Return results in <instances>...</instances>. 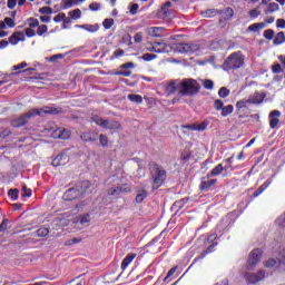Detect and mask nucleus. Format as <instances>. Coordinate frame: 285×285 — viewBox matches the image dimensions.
<instances>
[{
  "mask_svg": "<svg viewBox=\"0 0 285 285\" xmlns=\"http://www.w3.org/2000/svg\"><path fill=\"white\" fill-rule=\"evenodd\" d=\"M59 112H61V108H57V107H48L45 106L42 108H33L31 110H29L27 114L20 116L19 118H16L11 121V126L13 128H21L22 126H26V124H28V121H30V119H32V117H42L43 115H59Z\"/></svg>",
  "mask_w": 285,
  "mask_h": 285,
  "instance_id": "f257e3e1",
  "label": "nucleus"
},
{
  "mask_svg": "<svg viewBox=\"0 0 285 285\" xmlns=\"http://www.w3.org/2000/svg\"><path fill=\"white\" fill-rule=\"evenodd\" d=\"M179 81L181 97H195V95H199L202 85H199L197 80L193 78H184L181 80L179 79Z\"/></svg>",
  "mask_w": 285,
  "mask_h": 285,
  "instance_id": "f03ea898",
  "label": "nucleus"
},
{
  "mask_svg": "<svg viewBox=\"0 0 285 285\" xmlns=\"http://www.w3.org/2000/svg\"><path fill=\"white\" fill-rule=\"evenodd\" d=\"M149 170L153 179V190H157L160 186H164V181H166L167 173L161 165H157V163L149 164Z\"/></svg>",
  "mask_w": 285,
  "mask_h": 285,
  "instance_id": "7ed1b4c3",
  "label": "nucleus"
},
{
  "mask_svg": "<svg viewBox=\"0 0 285 285\" xmlns=\"http://www.w3.org/2000/svg\"><path fill=\"white\" fill-rule=\"evenodd\" d=\"M245 59L246 57L242 51H235L224 61L223 68L225 70H239V68L244 67Z\"/></svg>",
  "mask_w": 285,
  "mask_h": 285,
  "instance_id": "20e7f679",
  "label": "nucleus"
},
{
  "mask_svg": "<svg viewBox=\"0 0 285 285\" xmlns=\"http://www.w3.org/2000/svg\"><path fill=\"white\" fill-rule=\"evenodd\" d=\"M91 121L96 124V126H99L100 128H104L105 130H121V122L112 119H104L97 115L91 117Z\"/></svg>",
  "mask_w": 285,
  "mask_h": 285,
  "instance_id": "39448f33",
  "label": "nucleus"
},
{
  "mask_svg": "<svg viewBox=\"0 0 285 285\" xmlns=\"http://www.w3.org/2000/svg\"><path fill=\"white\" fill-rule=\"evenodd\" d=\"M262 262V249L256 248L250 252L247 264L246 271H255V267Z\"/></svg>",
  "mask_w": 285,
  "mask_h": 285,
  "instance_id": "423d86ee",
  "label": "nucleus"
},
{
  "mask_svg": "<svg viewBox=\"0 0 285 285\" xmlns=\"http://www.w3.org/2000/svg\"><path fill=\"white\" fill-rule=\"evenodd\" d=\"M166 97H170L178 92L180 95V81L179 79L169 80L163 83Z\"/></svg>",
  "mask_w": 285,
  "mask_h": 285,
  "instance_id": "0eeeda50",
  "label": "nucleus"
},
{
  "mask_svg": "<svg viewBox=\"0 0 285 285\" xmlns=\"http://www.w3.org/2000/svg\"><path fill=\"white\" fill-rule=\"evenodd\" d=\"M214 108L217 111L220 110L222 117H228V115H233V111L235 110L233 105L224 106V101H222V99L214 100Z\"/></svg>",
  "mask_w": 285,
  "mask_h": 285,
  "instance_id": "6e6552de",
  "label": "nucleus"
},
{
  "mask_svg": "<svg viewBox=\"0 0 285 285\" xmlns=\"http://www.w3.org/2000/svg\"><path fill=\"white\" fill-rule=\"evenodd\" d=\"M265 277H266V272L264 271L245 274V279L247 284H257V282H262Z\"/></svg>",
  "mask_w": 285,
  "mask_h": 285,
  "instance_id": "1a4fd4ad",
  "label": "nucleus"
},
{
  "mask_svg": "<svg viewBox=\"0 0 285 285\" xmlns=\"http://www.w3.org/2000/svg\"><path fill=\"white\" fill-rule=\"evenodd\" d=\"M70 130L63 127L57 128L51 132V137L53 139H70Z\"/></svg>",
  "mask_w": 285,
  "mask_h": 285,
  "instance_id": "9d476101",
  "label": "nucleus"
},
{
  "mask_svg": "<svg viewBox=\"0 0 285 285\" xmlns=\"http://www.w3.org/2000/svg\"><path fill=\"white\" fill-rule=\"evenodd\" d=\"M178 52H197L199 50V45L195 43H180L177 45Z\"/></svg>",
  "mask_w": 285,
  "mask_h": 285,
  "instance_id": "9b49d317",
  "label": "nucleus"
},
{
  "mask_svg": "<svg viewBox=\"0 0 285 285\" xmlns=\"http://www.w3.org/2000/svg\"><path fill=\"white\" fill-rule=\"evenodd\" d=\"M266 99V94L265 92H254L248 97V101L250 105H259Z\"/></svg>",
  "mask_w": 285,
  "mask_h": 285,
  "instance_id": "f8f14e48",
  "label": "nucleus"
},
{
  "mask_svg": "<svg viewBox=\"0 0 285 285\" xmlns=\"http://www.w3.org/2000/svg\"><path fill=\"white\" fill-rule=\"evenodd\" d=\"M70 161V158H68V155L66 154H59L51 163L52 166L56 168L59 166H66Z\"/></svg>",
  "mask_w": 285,
  "mask_h": 285,
  "instance_id": "ddd939ff",
  "label": "nucleus"
},
{
  "mask_svg": "<svg viewBox=\"0 0 285 285\" xmlns=\"http://www.w3.org/2000/svg\"><path fill=\"white\" fill-rule=\"evenodd\" d=\"M19 41H26V35L21 31H16L10 36L9 43H11V46H17Z\"/></svg>",
  "mask_w": 285,
  "mask_h": 285,
  "instance_id": "4468645a",
  "label": "nucleus"
},
{
  "mask_svg": "<svg viewBox=\"0 0 285 285\" xmlns=\"http://www.w3.org/2000/svg\"><path fill=\"white\" fill-rule=\"evenodd\" d=\"M281 112L277 111V110H273L271 114H269V126L271 128H277V125L279 124V118L281 117Z\"/></svg>",
  "mask_w": 285,
  "mask_h": 285,
  "instance_id": "2eb2a0df",
  "label": "nucleus"
},
{
  "mask_svg": "<svg viewBox=\"0 0 285 285\" xmlns=\"http://www.w3.org/2000/svg\"><path fill=\"white\" fill-rule=\"evenodd\" d=\"M164 27H150L147 29L149 37H164Z\"/></svg>",
  "mask_w": 285,
  "mask_h": 285,
  "instance_id": "dca6fc26",
  "label": "nucleus"
},
{
  "mask_svg": "<svg viewBox=\"0 0 285 285\" xmlns=\"http://www.w3.org/2000/svg\"><path fill=\"white\" fill-rule=\"evenodd\" d=\"M224 170H228V167L224 168V165L218 164L216 167L212 169V171L207 175L208 178L210 177H217V175H222Z\"/></svg>",
  "mask_w": 285,
  "mask_h": 285,
  "instance_id": "f3484780",
  "label": "nucleus"
},
{
  "mask_svg": "<svg viewBox=\"0 0 285 285\" xmlns=\"http://www.w3.org/2000/svg\"><path fill=\"white\" fill-rule=\"evenodd\" d=\"M217 184V179L204 178L200 183V190H208L212 186Z\"/></svg>",
  "mask_w": 285,
  "mask_h": 285,
  "instance_id": "a211bd4d",
  "label": "nucleus"
},
{
  "mask_svg": "<svg viewBox=\"0 0 285 285\" xmlns=\"http://www.w3.org/2000/svg\"><path fill=\"white\" fill-rule=\"evenodd\" d=\"M135 257H137V254H134V253L127 254V256L124 258L121 263V269L126 271V267L132 264V261L135 259Z\"/></svg>",
  "mask_w": 285,
  "mask_h": 285,
  "instance_id": "6ab92c4d",
  "label": "nucleus"
},
{
  "mask_svg": "<svg viewBox=\"0 0 285 285\" xmlns=\"http://www.w3.org/2000/svg\"><path fill=\"white\" fill-rule=\"evenodd\" d=\"M75 27L87 32H97L99 30V24H76Z\"/></svg>",
  "mask_w": 285,
  "mask_h": 285,
  "instance_id": "aec40b11",
  "label": "nucleus"
},
{
  "mask_svg": "<svg viewBox=\"0 0 285 285\" xmlns=\"http://www.w3.org/2000/svg\"><path fill=\"white\" fill-rule=\"evenodd\" d=\"M97 137H98L97 131L85 132L80 136L82 141H97Z\"/></svg>",
  "mask_w": 285,
  "mask_h": 285,
  "instance_id": "412c9836",
  "label": "nucleus"
},
{
  "mask_svg": "<svg viewBox=\"0 0 285 285\" xmlns=\"http://www.w3.org/2000/svg\"><path fill=\"white\" fill-rule=\"evenodd\" d=\"M75 224H81V226H83V224H90V214L80 215V216L75 220Z\"/></svg>",
  "mask_w": 285,
  "mask_h": 285,
  "instance_id": "4be33fe9",
  "label": "nucleus"
},
{
  "mask_svg": "<svg viewBox=\"0 0 285 285\" xmlns=\"http://www.w3.org/2000/svg\"><path fill=\"white\" fill-rule=\"evenodd\" d=\"M147 197H148V191H146V189L137 190V195H136L137 204H141V202H144V199H146Z\"/></svg>",
  "mask_w": 285,
  "mask_h": 285,
  "instance_id": "5701e85b",
  "label": "nucleus"
},
{
  "mask_svg": "<svg viewBox=\"0 0 285 285\" xmlns=\"http://www.w3.org/2000/svg\"><path fill=\"white\" fill-rule=\"evenodd\" d=\"M263 28H266V24L264 22H257L253 23L248 27L249 32H257L258 30H263Z\"/></svg>",
  "mask_w": 285,
  "mask_h": 285,
  "instance_id": "b1692460",
  "label": "nucleus"
},
{
  "mask_svg": "<svg viewBox=\"0 0 285 285\" xmlns=\"http://www.w3.org/2000/svg\"><path fill=\"white\" fill-rule=\"evenodd\" d=\"M271 184V180L265 181L256 191H254V197H259V195H262V193H264V190H266Z\"/></svg>",
  "mask_w": 285,
  "mask_h": 285,
  "instance_id": "393cba45",
  "label": "nucleus"
},
{
  "mask_svg": "<svg viewBox=\"0 0 285 285\" xmlns=\"http://www.w3.org/2000/svg\"><path fill=\"white\" fill-rule=\"evenodd\" d=\"M277 10H279V4H277L275 2H271L265 10V14H271L273 12H277Z\"/></svg>",
  "mask_w": 285,
  "mask_h": 285,
  "instance_id": "a878e982",
  "label": "nucleus"
},
{
  "mask_svg": "<svg viewBox=\"0 0 285 285\" xmlns=\"http://www.w3.org/2000/svg\"><path fill=\"white\" fill-rule=\"evenodd\" d=\"M68 14L73 21H77L78 19H81V9L71 10Z\"/></svg>",
  "mask_w": 285,
  "mask_h": 285,
  "instance_id": "bb28decb",
  "label": "nucleus"
},
{
  "mask_svg": "<svg viewBox=\"0 0 285 285\" xmlns=\"http://www.w3.org/2000/svg\"><path fill=\"white\" fill-rule=\"evenodd\" d=\"M203 17L210 19L212 17H217L219 14V11L215 9H207L202 12Z\"/></svg>",
  "mask_w": 285,
  "mask_h": 285,
  "instance_id": "cd10ccee",
  "label": "nucleus"
},
{
  "mask_svg": "<svg viewBox=\"0 0 285 285\" xmlns=\"http://www.w3.org/2000/svg\"><path fill=\"white\" fill-rule=\"evenodd\" d=\"M37 237H48L50 235V229L47 227H40L36 232Z\"/></svg>",
  "mask_w": 285,
  "mask_h": 285,
  "instance_id": "c85d7f7f",
  "label": "nucleus"
},
{
  "mask_svg": "<svg viewBox=\"0 0 285 285\" xmlns=\"http://www.w3.org/2000/svg\"><path fill=\"white\" fill-rule=\"evenodd\" d=\"M284 41H285V35H284V31H281L276 35L274 39V45L281 46V43H284Z\"/></svg>",
  "mask_w": 285,
  "mask_h": 285,
  "instance_id": "c756f323",
  "label": "nucleus"
},
{
  "mask_svg": "<svg viewBox=\"0 0 285 285\" xmlns=\"http://www.w3.org/2000/svg\"><path fill=\"white\" fill-rule=\"evenodd\" d=\"M248 105H250V101L247 99H240L236 102L237 110H242L243 108H248Z\"/></svg>",
  "mask_w": 285,
  "mask_h": 285,
  "instance_id": "7c9ffc66",
  "label": "nucleus"
},
{
  "mask_svg": "<svg viewBox=\"0 0 285 285\" xmlns=\"http://www.w3.org/2000/svg\"><path fill=\"white\" fill-rule=\"evenodd\" d=\"M128 99L134 104H141L144 101V98L140 95H135V94L128 95Z\"/></svg>",
  "mask_w": 285,
  "mask_h": 285,
  "instance_id": "2f4dec72",
  "label": "nucleus"
},
{
  "mask_svg": "<svg viewBox=\"0 0 285 285\" xmlns=\"http://www.w3.org/2000/svg\"><path fill=\"white\" fill-rule=\"evenodd\" d=\"M102 26L106 30H110L115 26V20L112 18H107L104 20Z\"/></svg>",
  "mask_w": 285,
  "mask_h": 285,
  "instance_id": "473e14b6",
  "label": "nucleus"
},
{
  "mask_svg": "<svg viewBox=\"0 0 285 285\" xmlns=\"http://www.w3.org/2000/svg\"><path fill=\"white\" fill-rule=\"evenodd\" d=\"M230 95V90H228V88L226 87H222L219 90H218V96L222 98V99H226V97H228Z\"/></svg>",
  "mask_w": 285,
  "mask_h": 285,
  "instance_id": "72a5a7b5",
  "label": "nucleus"
},
{
  "mask_svg": "<svg viewBox=\"0 0 285 285\" xmlns=\"http://www.w3.org/2000/svg\"><path fill=\"white\" fill-rule=\"evenodd\" d=\"M206 128H208V121H203L199 124L196 122V131L197 132H203V130H206Z\"/></svg>",
  "mask_w": 285,
  "mask_h": 285,
  "instance_id": "f704fd0d",
  "label": "nucleus"
},
{
  "mask_svg": "<svg viewBox=\"0 0 285 285\" xmlns=\"http://www.w3.org/2000/svg\"><path fill=\"white\" fill-rule=\"evenodd\" d=\"M46 32H48V26L42 24V26L38 27L37 35L39 37H43V35H46Z\"/></svg>",
  "mask_w": 285,
  "mask_h": 285,
  "instance_id": "c9c22d12",
  "label": "nucleus"
},
{
  "mask_svg": "<svg viewBox=\"0 0 285 285\" xmlns=\"http://www.w3.org/2000/svg\"><path fill=\"white\" fill-rule=\"evenodd\" d=\"M99 141H100V145L106 148V146H108V136L104 135V134H100L99 135Z\"/></svg>",
  "mask_w": 285,
  "mask_h": 285,
  "instance_id": "e433bc0d",
  "label": "nucleus"
},
{
  "mask_svg": "<svg viewBox=\"0 0 285 285\" xmlns=\"http://www.w3.org/2000/svg\"><path fill=\"white\" fill-rule=\"evenodd\" d=\"M204 88H206V90H213L215 82H213V80L210 79H206L203 83Z\"/></svg>",
  "mask_w": 285,
  "mask_h": 285,
  "instance_id": "4c0bfd02",
  "label": "nucleus"
},
{
  "mask_svg": "<svg viewBox=\"0 0 285 285\" xmlns=\"http://www.w3.org/2000/svg\"><path fill=\"white\" fill-rule=\"evenodd\" d=\"M224 14H225V19H233L235 11H233V8H226L224 10Z\"/></svg>",
  "mask_w": 285,
  "mask_h": 285,
  "instance_id": "58836bf2",
  "label": "nucleus"
},
{
  "mask_svg": "<svg viewBox=\"0 0 285 285\" xmlns=\"http://www.w3.org/2000/svg\"><path fill=\"white\" fill-rule=\"evenodd\" d=\"M265 39H273L275 37V31L273 29H267L264 31Z\"/></svg>",
  "mask_w": 285,
  "mask_h": 285,
  "instance_id": "ea45409f",
  "label": "nucleus"
},
{
  "mask_svg": "<svg viewBox=\"0 0 285 285\" xmlns=\"http://www.w3.org/2000/svg\"><path fill=\"white\" fill-rule=\"evenodd\" d=\"M3 22L6 26H8V28H14V26H17L14 19L12 18H4Z\"/></svg>",
  "mask_w": 285,
  "mask_h": 285,
  "instance_id": "a19ab883",
  "label": "nucleus"
},
{
  "mask_svg": "<svg viewBox=\"0 0 285 285\" xmlns=\"http://www.w3.org/2000/svg\"><path fill=\"white\" fill-rule=\"evenodd\" d=\"M141 58L144 59V61H153L157 59V56L155 53H145Z\"/></svg>",
  "mask_w": 285,
  "mask_h": 285,
  "instance_id": "79ce46f5",
  "label": "nucleus"
},
{
  "mask_svg": "<svg viewBox=\"0 0 285 285\" xmlns=\"http://www.w3.org/2000/svg\"><path fill=\"white\" fill-rule=\"evenodd\" d=\"M248 14L252 19H257L262 12L258 9H252L248 11Z\"/></svg>",
  "mask_w": 285,
  "mask_h": 285,
  "instance_id": "37998d69",
  "label": "nucleus"
},
{
  "mask_svg": "<svg viewBox=\"0 0 285 285\" xmlns=\"http://www.w3.org/2000/svg\"><path fill=\"white\" fill-rule=\"evenodd\" d=\"M272 72L274 75H279V72H282V65L279 63H275L272 66Z\"/></svg>",
  "mask_w": 285,
  "mask_h": 285,
  "instance_id": "c03bdc74",
  "label": "nucleus"
},
{
  "mask_svg": "<svg viewBox=\"0 0 285 285\" xmlns=\"http://www.w3.org/2000/svg\"><path fill=\"white\" fill-rule=\"evenodd\" d=\"M72 6H77L75 0H65V2H63V9L65 10H68V8H72Z\"/></svg>",
  "mask_w": 285,
  "mask_h": 285,
  "instance_id": "a18cd8bd",
  "label": "nucleus"
},
{
  "mask_svg": "<svg viewBox=\"0 0 285 285\" xmlns=\"http://www.w3.org/2000/svg\"><path fill=\"white\" fill-rule=\"evenodd\" d=\"M9 196L11 197V199H19V189H10Z\"/></svg>",
  "mask_w": 285,
  "mask_h": 285,
  "instance_id": "49530a36",
  "label": "nucleus"
},
{
  "mask_svg": "<svg viewBox=\"0 0 285 285\" xmlns=\"http://www.w3.org/2000/svg\"><path fill=\"white\" fill-rule=\"evenodd\" d=\"M63 19H66V13H63V12H60L57 16L53 17V21L56 23H59V21H63Z\"/></svg>",
  "mask_w": 285,
  "mask_h": 285,
  "instance_id": "de8ad7c7",
  "label": "nucleus"
},
{
  "mask_svg": "<svg viewBox=\"0 0 285 285\" xmlns=\"http://www.w3.org/2000/svg\"><path fill=\"white\" fill-rule=\"evenodd\" d=\"M134 41L135 43H141V41H144V33L138 32L134 36Z\"/></svg>",
  "mask_w": 285,
  "mask_h": 285,
  "instance_id": "09e8293b",
  "label": "nucleus"
},
{
  "mask_svg": "<svg viewBox=\"0 0 285 285\" xmlns=\"http://www.w3.org/2000/svg\"><path fill=\"white\" fill-rule=\"evenodd\" d=\"M39 12L41 14H52V8H50V7H42V8L39 9Z\"/></svg>",
  "mask_w": 285,
  "mask_h": 285,
  "instance_id": "8fccbe9b",
  "label": "nucleus"
},
{
  "mask_svg": "<svg viewBox=\"0 0 285 285\" xmlns=\"http://www.w3.org/2000/svg\"><path fill=\"white\" fill-rule=\"evenodd\" d=\"M101 8V4L99 2H94V3H90L89 4V9L92 11V12H97V10H99Z\"/></svg>",
  "mask_w": 285,
  "mask_h": 285,
  "instance_id": "3c124183",
  "label": "nucleus"
},
{
  "mask_svg": "<svg viewBox=\"0 0 285 285\" xmlns=\"http://www.w3.org/2000/svg\"><path fill=\"white\" fill-rule=\"evenodd\" d=\"M108 194H109V195H122L120 187L110 188V189L108 190Z\"/></svg>",
  "mask_w": 285,
  "mask_h": 285,
  "instance_id": "603ef678",
  "label": "nucleus"
},
{
  "mask_svg": "<svg viewBox=\"0 0 285 285\" xmlns=\"http://www.w3.org/2000/svg\"><path fill=\"white\" fill-rule=\"evenodd\" d=\"M29 27L30 28H39V20L31 18L29 19Z\"/></svg>",
  "mask_w": 285,
  "mask_h": 285,
  "instance_id": "864d4df0",
  "label": "nucleus"
},
{
  "mask_svg": "<svg viewBox=\"0 0 285 285\" xmlns=\"http://www.w3.org/2000/svg\"><path fill=\"white\" fill-rule=\"evenodd\" d=\"M7 7L9 8V10H14V8H17V0H8Z\"/></svg>",
  "mask_w": 285,
  "mask_h": 285,
  "instance_id": "5fc2aeb1",
  "label": "nucleus"
},
{
  "mask_svg": "<svg viewBox=\"0 0 285 285\" xmlns=\"http://www.w3.org/2000/svg\"><path fill=\"white\" fill-rule=\"evenodd\" d=\"M120 188V193L124 195V193H130V190H132V188L130 187V185H122L119 187Z\"/></svg>",
  "mask_w": 285,
  "mask_h": 285,
  "instance_id": "6e6d98bb",
  "label": "nucleus"
},
{
  "mask_svg": "<svg viewBox=\"0 0 285 285\" xmlns=\"http://www.w3.org/2000/svg\"><path fill=\"white\" fill-rule=\"evenodd\" d=\"M57 59H63V55H61V53L53 55L52 57L47 58V61L55 62V61H57Z\"/></svg>",
  "mask_w": 285,
  "mask_h": 285,
  "instance_id": "4d7b16f0",
  "label": "nucleus"
},
{
  "mask_svg": "<svg viewBox=\"0 0 285 285\" xmlns=\"http://www.w3.org/2000/svg\"><path fill=\"white\" fill-rule=\"evenodd\" d=\"M26 36L27 37H36L37 36V31H35V29H32V28H27L26 29Z\"/></svg>",
  "mask_w": 285,
  "mask_h": 285,
  "instance_id": "13d9d810",
  "label": "nucleus"
},
{
  "mask_svg": "<svg viewBox=\"0 0 285 285\" xmlns=\"http://www.w3.org/2000/svg\"><path fill=\"white\" fill-rule=\"evenodd\" d=\"M119 57H124V50L122 49H117L114 51L112 59H117Z\"/></svg>",
  "mask_w": 285,
  "mask_h": 285,
  "instance_id": "bf43d9fd",
  "label": "nucleus"
},
{
  "mask_svg": "<svg viewBox=\"0 0 285 285\" xmlns=\"http://www.w3.org/2000/svg\"><path fill=\"white\" fill-rule=\"evenodd\" d=\"M277 264V261H275L274 258H271L268 259L266 263H265V266L267 268H273V266H275Z\"/></svg>",
  "mask_w": 285,
  "mask_h": 285,
  "instance_id": "052dcab7",
  "label": "nucleus"
},
{
  "mask_svg": "<svg viewBox=\"0 0 285 285\" xmlns=\"http://www.w3.org/2000/svg\"><path fill=\"white\" fill-rule=\"evenodd\" d=\"M4 230H8V220L7 219L2 220V223L0 225V233H4Z\"/></svg>",
  "mask_w": 285,
  "mask_h": 285,
  "instance_id": "680f3d73",
  "label": "nucleus"
},
{
  "mask_svg": "<svg viewBox=\"0 0 285 285\" xmlns=\"http://www.w3.org/2000/svg\"><path fill=\"white\" fill-rule=\"evenodd\" d=\"M28 66V62L23 61L19 65L13 66V70H21Z\"/></svg>",
  "mask_w": 285,
  "mask_h": 285,
  "instance_id": "e2e57ef3",
  "label": "nucleus"
},
{
  "mask_svg": "<svg viewBox=\"0 0 285 285\" xmlns=\"http://www.w3.org/2000/svg\"><path fill=\"white\" fill-rule=\"evenodd\" d=\"M278 262L281 264H284L285 265V249H283L279 255H278Z\"/></svg>",
  "mask_w": 285,
  "mask_h": 285,
  "instance_id": "0e129e2a",
  "label": "nucleus"
},
{
  "mask_svg": "<svg viewBox=\"0 0 285 285\" xmlns=\"http://www.w3.org/2000/svg\"><path fill=\"white\" fill-rule=\"evenodd\" d=\"M139 10V4L134 3L130 8V13L131 14H137V11Z\"/></svg>",
  "mask_w": 285,
  "mask_h": 285,
  "instance_id": "69168bd1",
  "label": "nucleus"
},
{
  "mask_svg": "<svg viewBox=\"0 0 285 285\" xmlns=\"http://www.w3.org/2000/svg\"><path fill=\"white\" fill-rule=\"evenodd\" d=\"M277 224L279 226H282L283 228H285V215L281 216L278 219H277Z\"/></svg>",
  "mask_w": 285,
  "mask_h": 285,
  "instance_id": "338daca9",
  "label": "nucleus"
},
{
  "mask_svg": "<svg viewBox=\"0 0 285 285\" xmlns=\"http://www.w3.org/2000/svg\"><path fill=\"white\" fill-rule=\"evenodd\" d=\"M276 26L278 27V28H285V20L284 19H277L276 20Z\"/></svg>",
  "mask_w": 285,
  "mask_h": 285,
  "instance_id": "774afa93",
  "label": "nucleus"
}]
</instances>
